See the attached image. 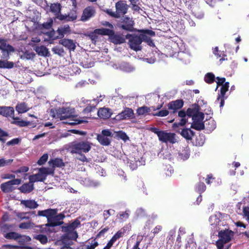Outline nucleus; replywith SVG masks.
Returning <instances> with one entry per match:
<instances>
[{
    "instance_id": "60",
    "label": "nucleus",
    "mask_w": 249,
    "mask_h": 249,
    "mask_svg": "<svg viewBox=\"0 0 249 249\" xmlns=\"http://www.w3.org/2000/svg\"><path fill=\"white\" fill-rule=\"evenodd\" d=\"M140 32L147 34L148 35H149L150 36H155V33L153 31L151 30H141L139 31Z\"/></svg>"
},
{
    "instance_id": "14",
    "label": "nucleus",
    "mask_w": 249,
    "mask_h": 249,
    "mask_svg": "<svg viewBox=\"0 0 249 249\" xmlns=\"http://www.w3.org/2000/svg\"><path fill=\"white\" fill-rule=\"evenodd\" d=\"M234 233L231 230L226 229L221 230L218 232V237L226 243H228L231 241L233 237Z\"/></svg>"
},
{
    "instance_id": "11",
    "label": "nucleus",
    "mask_w": 249,
    "mask_h": 249,
    "mask_svg": "<svg viewBox=\"0 0 249 249\" xmlns=\"http://www.w3.org/2000/svg\"><path fill=\"white\" fill-rule=\"evenodd\" d=\"M77 18V13L75 9L71 10L67 15H60L57 17L60 20L66 21H73L75 20Z\"/></svg>"
},
{
    "instance_id": "31",
    "label": "nucleus",
    "mask_w": 249,
    "mask_h": 249,
    "mask_svg": "<svg viewBox=\"0 0 249 249\" xmlns=\"http://www.w3.org/2000/svg\"><path fill=\"white\" fill-rule=\"evenodd\" d=\"M151 110V107H148L145 106H143L141 107H138L136 110V113L138 116L146 115L149 114Z\"/></svg>"
},
{
    "instance_id": "5",
    "label": "nucleus",
    "mask_w": 249,
    "mask_h": 249,
    "mask_svg": "<svg viewBox=\"0 0 249 249\" xmlns=\"http://www.w3.org/2000/svg\"><path fill=\"white\" fill-rule=\"evenodd\" d=\"M112 133L109 129H103L101 134L97 135V140L102 145L108 146L111 142Z\"/></svg>"
},
{
    "instance_id": "42",
    "label": "nucleus",
    "mask_w": 249,
    "mask_h": 249,
    "mask_svg": "<svg viewBox=\"0 0 249 249\" xmlns=\"http://www.w3.org/2000/svg\"><path fill=\"white\" fill-rule=\"evenodd\" d=\"M204 114L203 112H199L192 118L193 122H203Z\"/></svg>"
},
{
    "instance_id": "26",
    "label": "nucleus",
    "mask_w": 249,
    "mask_h": 249,
    "mask_svg": "<svg viewBox=\"0 0 249 249\" xmlns=\"http://www.w3.org/2000/svg\"><path fill=\"white\" fill-rule=\"evenodd\" d=\"M49 164L50 166H51L53 168H60L65 166V163L63 161V160L60 158H55L54 159H51L49 161Z\"/></svg>"
},
{
    "instance_id": "12",
    "label": "nucleus",
    "mask_w": 249,
    "mask_h": 249,
    "mask_svg": "<svg viewBox=\"0 0 249 249\" xmlns=\"http://www.w3.org/2000/svg\"><path fill=\"white\" fill-rule=\"evenodd\" d=\"M117 117L120 120H126L135 118L133 110L129 107H125Z\"/></svg>"
},
{
    "instance_id": "15",
    "label": "nucleus",
    "mask_w": 249,
    "mask_h": 249,
    "mask_svg": "<svg viewBox=\"0 0 249 249\" xmlns=\"http://www.w3.org/2000/svg\"><path fill=\"white\" fill-rule=\"evenodd\" d=\"M116 12L119 18L122 16H124L127 13V5L123 0H120L115 4Z\"/></svg>"
},
{
    "instance_id": "20",
    "label": "nucleus",
    "mask_w": 249,
    "mask_h": 249,
    "mask_svg": "<svg viewBox=\"0 0 249 249\" xmlns=\"http://www.w3.org/2000/svg\"><path fill=\"white\" fill-rule=\"evenodd\" d=\"M59 43L69 50L70 52L74 51L76 48L75 42L72 39L63 38L59 40Z\"/></svg>"
},
{
    "instance_id": "41",
    "label": "nucleus",
    "mask_w": 249,
    "mask_h": 249,
    "mask_svg": "<svg viewBox=\"0 0 249 249\" xmlns=\"http://www.w3.org/2000/svg\"><path fill=\"white\" fill-rule=\"evenodd\" d=\"M188 122L187 118H181L179 122L177 123L176 122L173 124L172 127L175 129L176 128L178 127L179 126H182L186 124L187 122Z\"/></svg>"
},
{
    "instance_id": "7",
    "label": "nucleus",
    "mask_w": 249,
    "mask_h": 249,
    "mask_svg": "<svg viewBox=\"0 0 249 249\" xmlns=\"http://www.w3.org/2000/svg\"><path fill=\"white\" fill-rule=\"evenodd\" d=\"M65 217V215L64 213H60L58 214H55L53 216L52 219L49 223L46 224L47 227H54L58 226H60L64 223L62 221Z\"/></svg>"
},
{
    "instance_id": "40",
    "label": "nucleus",
    "mask_w": 249,
    "mask_h": 249,
    "mask_svg": "<svg viewBox=\"0 0 249 249\" xmlns=\"http://www.w3.org/2000/svg\"><path fill=\"white\" fill-rule=\"evenodd\" d=\"M19 120V119L18 120H14L13 122H12V124H15L20 127L26 126L30 124H31L29 121H25L24 120Z\"/></svg>"
},
{
    "instance_id": "19",
    "label": "nucleus",
    "mask_w": 249,
    "mask_h": 249,
    "mask_svg": "<svg viewBox=\"0 0 249 249\" xmlns=\"http://www.w3.org/2000/svg\"><path fill=\"white\" fill-rule=\"evenodd\" d=\"M95 11L93 7L88 6L86 7L83 12L81 18V20L86 21L90 18L93 17L95 15Z\"/></svg>"
},
{
    "instance_id": "45",
    "label": "nucleus",
    "mask_w": 249,
    "mask_h": 249,
    "mask_svg": "<svg viewBox=\"0 0 249 249\" xmlns=\"http://www.w3.org/2000/svg\"><path fill=\"white\" fill-rule=\"evenodd\" d=\"M36 239L39 241L41 243L45 244L48 242V238L45 235L43 234H38L34 237Z\"/></svg>"
},
{
    "instance_id": "22",
    "label": "nucleus",
    "mask_w": 249,
    "mask_h": 249,
    "mask_svg": "<svg viewBox=\"0 0 249 249\" xmlns=\"http://www.w3.org/2000/svg\"><path fill=\"white\" fill-rule=\"evenodd\" d=\"M78 118L77 116L71 115V117L68 118V120L64 122L65 124H70L71 125H74L83 123H86L88 121L83 119Z\"/></svg>"
},
{
    "instance_id": "44",
    "label": "nucleus",
    "mask_w": 249,
    "mask_h": 249,
    "mask_svg": "<svg viewBox=\"0 0 249 249\" xmlns=\"http://www.w3.org/2000/svg\"><path fill=\"white\" fill-rule=\"evenodd\" d=\"M13 161V159L6 160L4 158L0 159V167L8 166L10 165Z\"/></svg>"
},
{
    "instance_id": "39",
    "label": "nucleus",
    "mask_w": 249,
    "mask_h": 249,
    "mask_svg": "<svg viewBox=\"0 0 249 249\" xmlns=\"http://www.w3.org/2000/svg\"><path fill=\"white\" fill-rule=\"evenodd\" d=\"M206 189V186L204 183L202 182H199L198 183L196 186L195 190L196 192H197L199 194H201L203 193Z\"/></svg>"
},
{
    "instance_id": "18",
    "label": "nucleus",
    "mask_w": 249,
    "mask_h": 249,
    "mask_svg": "<svg viewBox=\"0 0 249 249\" xmlns=\"http://www.w3.org/2000/svg\"><path fill=\"white\" fill-rule=\"evenodd\" d=\"M72 113L69 108H60L56 110V117L60 120H66L71 117Z\"/></svg>"
},
{
    "instance_id": "16",
    "label": "nucleus",
    "mask_w": 249,
    "mask_h": 249,
    "mask_svg": "<svg viewBox=\"0 0 249 249\" xmlns=\"http://www.w3.org/2000/svg\"><path fill=\"white\" fill-rule=\"evenodd\" d=\"M184 105V102L181 99H178L175 101L170 102L168 105V108L169 110H173L172 112L175 113L177 110L181 108Z\"/></svg>"
},
{
    "instance_id": "2",
    "label": "nucleus",
    "mask_w": 249,
    "mask_h": 249,
    "mask_svg": "<svg viewBox=\"0 0 249 249\" xmlns=\"http://www.w3.org/2000/svg\"><path fill=\"white\" fill-rule=\"evenodd\" d=\"M150 130L157 134L159 141L162 142L174 144L177 142L176 135L174 133L160 130L156 127H151Z\"/></svg>"
},
{
    "instance_id": "56",
    "label": "nucleus",
    "mask_w": 249,
    "mask_h": 249,
    "mask_svg": "<svg viewBox=\"0 0 249 249\" xmlns=\"http://www.w3.org/2000/svg\"><path fill=\"white\" fill-rule=\"evenodd\" d=\"M124 232L122 230L118 231L112 237V238L116 241L123 236Z\"/></svg>"
},
{
    "instance_id": "6",
    "label": "nucleus",
    "mask_w": 249,
    "mask_h": 249,
    "mask_svg": "<svg viewBox=\"0 0 249 249\" xmlns=\"http://www.w3.org/2000/svg\"><path fill=\"white\" fill-rule=\"evenodd\" d=\"M21 183V179L17 178L12 179L6 182L0 184V188L1 191L5 193H8L12 192L15 190L16 187L14 185H18Z\"/></svg>"
},
{
    "instance_id": "34",
    "label": "nucleus",
    "mask_w": 249,
    "mask_h": 249,
    "mask_svg": "<svg viewBox=\"0 0 249 249\" xmlns=\"http://www.w3.org/2000/svg\"><path fill=\"white\" fill-rule=\"evenodd\" d=\"M16 109L19 113H24L28 110L27 105L25 103L18 104L16 107Z\"/></svg>"
},
{
    "instance_id": "62",
    "label": "nucleus",
    "mask_w": 249,
    "mask_h": 249,
    "mask_svg": "<svg viewBox=\"0 0 249 249\" xmlns=\"http://www.w3.org/2000/svg\"><path fill=\"white\" fill-rule=\"evenodd\" d=\"M15 175L13 174H4L1 175V178L2 179H14L15 178Z\"/></svg>"
},
{
    "instance_id": "53",
    "label": "nucleus",
    "mask_w": 249,
    "mask_h": 249,
    "mask_svg": "<svg viewBox=\"0 0 249 249\" xmlns=\"http://www.w3.org/2000/svg\"><path fill=\"white\" fill-rule=\"evenodd\" d=\"M9 44H7V40L3 38H0V50L3 51L7 48Z\"/></svg>"
},
{
    "instance_id": "8",
    "label": "nucleus",
    "mask_w": 249,
    "mask_h": 249,
    "mask_svg": "<svg viewBox=\"0 0 249 249\" xmlns=\"http://www.w3.org/2000/svg\"><path fill=\"white\" fill-rule=\"evenodd\" d=\"M229 88V83L228 82H225L223 85H221L220 89V93L218 94L216 102L220 101V107H222L225 103V97L226 92L228 90Z\"/></svg>"
},
{
    "instance_id": "28",
    "label": "nucleus",
    "mask_w": 249,
    "mask_h": 249,
    "mask_svg": "<svg viewBox=\"0 0 249 249\" xmlns=\"http://www.w3.org/2000/svg\"><path fill=\"white\" fill-rule=\"evenodd\" d=\"M21 204L30 209H36L38 206L35 200H23L21 201Z\"/></svg>"
},
{
    "instance_id": "49",
    "label": "nucleus",
    "mask_w": 249,
    "mask_h": 249,
    "mask_svg": "<svg viewBox=\"0 0 249 249\" xmlns=\"http://www.w3.org/2000/svg\"><path fill=\"white\" fill-rule=\"evenodd\" d=\"M96 108L95 106H91V105H89L88 106L85 108H84L83 110V113L84 114H89L90 113L92 112H93L95 110Z\"/></svg>"
},
{
    "instance_id": "17",
    "label": "nucleus",
    "mask_w": 249,
    "mask_h": 249,
    "mask_svg": "<svg viewBox=\"0 0 249 249\" xmlns=\"http://www.w3.org/2000/svg\"><path fill=\"white\" fill-rule=\"evenodd\" d=\"M134 22L132 18L128 17H124L122 21L121 27L127 31H133Z\"/></svg>"
},
{
    "instance_id": "59",
    "label": "nucleus",
    "mask_w": 249,
    "mask_h": 249,
    "mask_svg": "<svg viewBox=\"0 0 249 249\" xmlns=\"http://www.w3.org/2000/svg\"><path fill=\"white\" fill-rule=\"evenodd\" d=\"M226 243H227L225 242L224 241L219 238V239L216 242V246L217 249H223L224 245Z\"/></svg>"
},
{
    "instance_id": "61",
    "label": "nucleus",
    "mask_w": 249,
    "mask_h": 249,
    "mask_svg": "<svg viewBox=\"0 0 249 249\" xmlns=\"http://www.w3.org/2000/svg\"><path fill=\"white\" fill-rule=\"evenodd\" d=\"M31 227L30 222H22L19 225V228L22 229H28Z\"/></svg>"
},
{
    "instance_id": "30",
    "label": "nucleus",
    "mask_w": 249,
    "mask_h": 249,
    "mask_svg": "<svg viewBox=\"0 0 249 249\" xmlns=\"http://www.w3.org/2000/svg\"><path fill=\"white\" fill-rule=\"evenodd\" d=\"M61 5L60 3H56L52 4L50 6V10L51 11L54 13L56 16V18L60 15V11L61 10Z\"/></svg>"
},
{
    "instance_id": "25",
    "label": "nucleus",
    "mask_w": 249,
    "mask_h": 249,
    "mask_svg": "<svg viewBox=\"0 0 249 249\" xmlns=\"http://www.w3.org/2000/svg\"><path fill=\"white\" fill-rule=\"evenodd\" d=\"M18 189L21 193L27 194L31 192L34 189V184L31 183H24Z\"/></svg>"
},
{
    "instance_id": "36",
    "label": "nucleus",
    "mask_w": 249,
    "mask_h": 249,
    "mask_svg": "<svg viewBox=\"0 0 249 249\" xmlns=\"http://www.w3.org/2000/svg\"><path fill=\"white\" fill-rule=\"evenodd\" d=\"M21 237V235L20 234L14 231L9 232L4 235V237L8 239L17 240Z\"/></svg>"
},
{
    "instance_id": "29",
    "label": "nucleus",
    "mask_w": 249,
    "mask_h": 249,
    "mask_svg": "<svg viewBox=\"0 0 249 249\" xmlns=\"http://www.w3.org/2000/svg\"><path fill=\"white\" fill-rule=\"evenodd\" d=\"M15 51L14 48L10 44L7 46L6 49H4L1 51L2 56L1 58L4 60H7L9 58V55L11 52H14Z\"/></svg>"
},
{
    "instance_id": "32",
    "label": "nucleus",
    "mask_w": 249,
    "mask_h": 249,
    "mask_svg": "<svg viewBox=\"0 0 249 249\" xmlns=\"http://www.w3.org/2000/svg\"><path fill=\"white\" fill-rule=\"evenodd\" d=\"M35 50L38 54L42 56H47L49 53L48 49L44 46L37 47Z\"/></svg>"
},
{
    "instance_id": "64",
    "label": "nucleus",
    "mask_w": 249,
    "mask_h": 249,
    "mask_svg": "<svg viewBox=\"0 0 249 249\" xmlns=\"http://www.w3.org/2000/svg\"><path fill=\"white\" fill-rule=\"evenodd\" d=\"M89 36L90 37V38L93 41H96L98 38V35H97V33H95V30L93 32L90 33L89 34Z\"/></svg>"
},
{
    "instance_id": "51",
    "label": "nucleus",
    "mask_w": 249,
    "mask_h": 249,
    "mask_svg": "<svg viewBox=\"0 0 249 249\" xmlns=\"http://www.w3.org/2000/svg\"><path fill=\"white\" fill-rule=\"evenodd\" d=\"M143 41L146 42L147 44L151 47H154L155 44L153 41L149 37H148L145 35L143 36Z\"/></svg>"
},
{
    "instance_id": "43",
    "label": "nucleus",
    "mask_w": 249,
    "mask_h": 249,
    "mask_svg": "<svg viewBox=\"0 0 249 249\" xmlns=\"http://www.w3.org/2000/svg\"><path fill=\"white\" fill-rule=\"evenodd\" d=\"M179 158L183 160H187L190 156V153L188 149H183L179 153Z\"/></svg>"
},
{
    "instance_id": "35",
    "label": "nucleus",
    "mask_w": 249,
    "mask_h": 249,
    "mask_svg": "<svg viewBox=\"0 0 249 249\" xmlns=\"http://www.w3.org/2000/svg\"><path fill=\"white\" fill-rule=\"evenodd\" d=\"M191 127L196 130L200 131L205 128V124L204 122H193Z\"/></svg>"
},
{
    "instance_id": "1",
    "label": "nucleus",
    "mask_w": 249,
    "mask_h": 249,
    "mask_svg": "<svg viewBox=\"0 0 249 249\" xmlns=\"http://www.w3.org/2000/svg\"><path fill=\"white\" fill-rule=\"evenodd\" d=\"M80 225V221L76 219L71 223L66 224L65 226H62V231L65 233L62 236V240L63 241L68 240H76L78 237V234L77 232L75 231V229Z\"/></svg>"
},
{
    "instance_id": "13",
    "label": "nucleus",
    "mask_w": 249,
    "mask_h": 249,
    "mask_svg": "<svg viewBox=\"0 0 249 249\" xmlns=\"http://www.w3.org/2000/svg\"><path fill=\"white\" fill-rule=\"evenodd\" d=\"M111 33L109 36V39L111 42L115 44H122L125 41V36L122 34H115L113 30H112Z\"/></svg>"
},
{
    "instance_id": "9",
    "label": "nucleus",
    "mask_w": 249,
    "mask_h": 249,
    "mask_svg": "<svg viewBox=\"0 0 249 249\" xmlns=\"http://www.w3.org/2000/svg\"><path fill=\"white\" fill-rule=\"evenodd\" d=\"M58 210L57 209H48L42 211H38L37 215L45 217L47 219L48 223H49L54 215L57 214Z\"/></svg>"
},
{
    "instance_id": "37",
    "label": "nucleus",
    "mask_w": 249,
    "mask_h": 249,
    "mask_svg": "<svg viewBox=\"0 0 249 249\" xmlns=\"http://www.w3.org/2000/svg\"><path fill=\"white\" fill-rule=\"evenodd\" d=\"M95 33L98 35H107L109 36L110 34L112 33V30L107 28H100L95 30Z\"/></svg>"
},
{
    "instance_id": "46",
    "label": "nucleus",
    "mask_w": 249,
    "mask_h": 249,
    "mask_svg": "<svg viewBox=\"0 0 249 249\" xmlns=\"http://www.w3.org/2000/svg\"><path fill=\"white\" fill-rule=\"evenodd\" d=\"M206 129L209 131L213 130L216 127V124L213 120H209L208 124H206Z\"/></svg>"
},
{
    "instance_id": "58",
    "label": "nucleus",
    "mask_w": 249,
    "mask_h": 249,
    "mask_svg": "<svg viewBox=\"0 0 249 249\" xmlns=\"http://www.w3.org/2000/svg\"><path fill=\"white\" fill-rule=\"evenodd\" d=\"M114 212L113 210H105L104 211L103 216L104 218V220H107L108 217L112 214L111 212Z\"/></svg>"
},
{
    "instance_id": "52",
    "label": "nucleus",
    "mask_w": 249,
    "mask_h": 249,
    "mask_svg": "<svg viewBox=\"0 0 249 249\" xmlns=\"http://www.w3.org/2000/svg\"><path fill=\"white\" fill-rule=\"evenodd\" d=\"M169 111L167 109H163L159 111L155 114H154L153 115L157 116L160 117H165L167 116L169 114Z\"/></svg>"
},
{
    "instance_id": "24",
    "label": "nucleus",
    "mask_w": 249,
    "mask_h": 249,
    "mask_svg": "<svg viewBox=\"0 0 249 249\" xmlns=\"http://www.w3.org/2000/svg\"><path fill=\"white\" fill-rule=\"evenodd\" d=\"M200 107L199 106L196 104L192 105L191 107L187 109V117L193 118V116L196 115L199 112Z\"/></svg>"
},
{
    "instance_id": "55",
    "label": "nucleus",
    "mask_w": 249,
    "mask_h": 249,
    "mask_svg": "<svg viewBox=\"0 0 249 249\" xmlns=\"http://www.w3.org/2000/svg\"><path fill=\"white\" fill-rule=\"evenodd\" d=\"M29 168L27 166H22L20 167L19 169L18 170H16L15 171H13L14 173L17 174L18 173H24L28 171Z\"/></svg>"
},
{
    "instance_id": "3",
    "label": "nucleus",
    "mask_w": 249,
    "mask_h": 249,
    "mask_svg": "<svg viewBox=\"0 0 249 249\" xmlns=\"http://www.w3.org/2000/svg\"><path fill=\"white\" fill-rule=\"evenodd\" d=\"M91 148V143L87 141L73 142L70 146V149L71 154L88 153L90 151Z\"/></svg>"
},
{
    "instance_id": "4",
    "label": "nucleus",
    "mask_w": 249,
    "mask_h": 249,
    "mask_svg": "<svg viewBox=\"0 0 249 249\" xmlns=\"http://www.w3.org/2000/svg\"><path fill=\"white\" fill-rule=\"evenodd\" d=\"M143 34H127L125 38L128 40L129 47L135 51L141 50L142 47L141 45L143 41Z\"/></svg>"
},
{
    "instance_id": "50",
    "label": "nucleus",
    "mask_w": 249,
    "mask_h": 249,
    "mask_svg": "<svg viewBox=\"0 0 249 249\" xmlns=\"http://www.w3.org/2000/svg\"><path fill=\"white\" fill-rule=\"evenodd\" d=\"M52 25H53V21L51 20L49 22H46L43 23L42 24H41L40 25L39 28L41 29H44L49 30L52 28Z\"/></svg>"
},
{
    "instance_id": "47",
    "label": "nucleus",
    "mask_w": 249,
    "mask_h": 249,
    "mask_svg": "<svg viewBox=\"0 0 249 249\" xmlns=\"http://www.w3.org/2000/svg\"><path fill=\"white\" fill-rule=\"evenodd\" d=\"M52 51L55 54L62 56L64 53V50L62 47L55 46L53 48Z\"/></svg>"
},
{
    "instance_id": "23",
    "label": "nucleus",
    "mask_w": 249,
    "mask_h": 249,
    "mask_svg": "<svg viewBox=\"0 0 249 249\" xmlns=\"http://www.w3.org/2000/svg\"><path fill=\"white\" fill-rule=\"evenodd\" d=\"M97 115L100 118L105 120L109 118L112 113L109 108H101L98 110Z\"/></svg>"
},
{
    "instance_id": "38",
    "label": "nucleus",
    "mask_w": 249,
    "mask_h": 249,
    "mask_svg": "<svg viewBox=\"0 0 249 249\" xmlns=\"http://www.w3.org/2000/svg\"><path fill=\"white\" fill-rule=\"evenodd\" d=\"M215 77L213 73L208 72L204 76V81L208 84H212L215 81Z\"/></svg>"
},
{
    "instance_id": "27",
    "label": "nucleus",
    "mask_w": 249,
    "mask_h": 249,
    "mask_svg": "<svg viewBox=\"0 0 249 249\" xmlns=\"http://www.w3.org/2000/svg\"><path fill=\"white\" fill-rule=\"evenodd\" d=\"M180 134L186 140H191L192 139V137L194 135L195 132L190 128H183Z\"/></svg>"
},
{
    "instance_id": "21",
    "label": "nucleus",
    "mask_w": 249,
    "mask_h": 249,
    "mask_svg": "<svg viewBox=\"0 0 249 249\" xmlns=\"http://www.w3.org/2000/svg\"><path fill=\"white\" fill-rule=\"evenodd\" d=\"M58 34L57 38L63 39L65 35H68L71 33V30L69 25H64L60 26L57 30Z\"/></svg>"
},
{
    "instance_id": "10",
    "label": "nucleus",
    "mask_w": 249,
    "mask_h": 249,
    "mask_svg": "<svg viewBox=\"0 0 249 249\" xmlns=\"http://www.w3.org/2000/svg\"><path fill=\"white\" fill-rule=\"evenodd\" d=\"M14 109L12 107L0 106V115L6 117H12L14 120H18V117L14 116Z\"/></svg>"
},
{
    "instance_id": "57",
    "label": "nucleus",
    "mask_w": 249,
    "mask_h": 249,
    "mask_svg": "<svg viewBox=\"0 0 249 249\" xmlns=\"http://www.w3.org/2000/svg\"><path fill=\"white\" fill-rule=\"evenodd\" d=\"M243 216L249 221V207L245 206L243 208Z\"/></svg>"
},
{
    "instance_id": "48",
    "label": "nucleus",
    "mask_w": 249,
    "mask_h": 249,
    "mask_svg": "<svg viewBox=\"0 0 249 249\" xmlns=\"http://www.w3.org/2000/svg\"><path fill=\"white\" fill-rule=\"evenodd\" d=\"M48 159V154H44L39 158L37 163L39 165H43L47 161Z\"/></svg>"
},
{
    "instance_id": "54",
    "label": "nucleus",
    "mask_w": 249,
    "mask_h": 249,
    "mask_svg": "<svg viewBox=\"0 0 249 249\" xmlns=\"http://www.w3.org/2000/svg\"><path fill=\"white\" fill-rule=\"evenodd\" d=\"M109 228L108 227H106L100 231L96 236V238H99L101 237H104L105 233L108 231Z\"/></svg>"
},
{
    "instance_id": "33",
    "label": "nucleus",
    "mask_w": 249,
    "mask_h": 249,
    "mask_svg": "<svg viewBox=\"0 0 249 249\" xmlns=\"http://www.w3.org/2000/svg\"><path fill=\"white\" fill-rule=\"evenodd\" d=\"M14 66V63L13 62L0 60V68L12 69Z\"/></svg>"
},
{
    "instance_id": "63",
    "label": "nucleus",
    "mask_w": 249,
    "mask_h": 249,
    "mask_svg": "<svg viewBox=\"0 0 249 249\" xmlns=\"http://www.w3.org/2000/svg\"><path fill=\"white\" fill-rule=\"evenodd\" d=\"M36 176V180L37 181H43L46 178L43 175L38 173L35 175Z\"/></svg>"
}]
</instances>
